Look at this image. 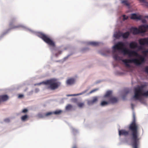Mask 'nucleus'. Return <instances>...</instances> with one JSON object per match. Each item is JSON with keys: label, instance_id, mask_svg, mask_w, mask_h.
I'll return each mask as SVG.
<instances>
[{"label": "nucleus", "instance_id": "49530a36", "mask_svg": "<svg viewBox=\"0 0 148 148\" xmlns=\"http://www.w3.org/2000/svg\"><path fill=\"white\" fill-rule=\"evenodd\" d=\"M108 53H109L110 52V51H108Z\"/></svg>", "mask_w": 148, "mask_h": 148}, {"label": "nucleus", "instance_id": "e433bc0d", "mask_svg": "<svg viewBox=\"0 0 148 148\" xmlns=\"http://www.w3.org/2000/svg\"><path fill=\"white\" fill-rule=\"evenodd\" d=\"M23 95H22V94H20V95H18V97L19 98H21L23 97Z\"/></svg>", "mask_w": 148, "mask_h": 148}, {"label": "nucleus", "instance_id": "a878e982", "mask_svg": "<svg viewBox=\"0 0 148 148\" xmlns=\"http://www.w3.org/2000/svg\"><path fill=\"white\" fill-rule=\"evenodd\" d=\"M61 110H57L55 111L54 112H53V114H59L61 113Z\"/></svg>", "mask_w": 148, "mask_h": 148}, {"label": "nucleus", "instance_id": "6ab92c4d", "mask_svg": "<svg viewBox=\"0 0 148 148\" xmlns=\"http://www.w3.org/2000/svg\"><path fill=\"white\" fill-rule=\"evenodd\" d=\"M114 37L116 38H119L121 36V33L118 32L115 33L114 34Z\"/></svg>", "mask_w": 148, "mask_h": 148}, {"label": "nucleus", "instance_id": "393cba45", "mask_svg": "<svg viewBox=\"0 0 148 148\" xmlns=\"http://www.w3.org/2000/svg\"><path fill=\"white\" fill-rule=\"evenodd\" d=\"M122 3L127 6H129V4L126 1H123L122 2Z\"/></svg>", "mask_w": 148, "mask_h": 148}, {"label": "nucleus", "instance_id": "ddd939ff", "mask_svg": "<svg viewBox=\"0 0 148 148\" xmlns=\"http://www.w3.org/2000/svg\"><path fill=\"white\" fill-rule=\"evenodd\" d=\"M98 101V97H93L92 100H89L88 101V105H92L96 103Z\"/></svg>", "mask_w": 148, "mask_h": 148}, {"label": "nucleus", "instance_id": "c03bdc74", "mask_svg": "<svg viewBox=\"0 0 148 148\" xmlns=\"http://www.w3.org/2000/svg\"><path fill=\"white\" fill-rule=\"evenodd\" d=\"M74 100H75V101H76V100H77L76 99H74Z\"/></svg>", "mask_w": 148, "mask_h": 148}, {"label": "nucleus", "instance_id": "f257e3e1", "mask_svg": "<svg viewBox=\"0 0 148 148\" xmlns=\"http://www.w3.org/2000/svg\"><path fill=\"white\" fill-rule=\"evenodd\" d=\"M124 43L122 42H119L113 47L114 51L118 50L121 51L124 55H128L129 57L133 56H138V58H133L131 59H125L122 60L125 65H129V63H134L136 65H141L145 62V59L143 56L139 55L137 52L134 51H131L126 48Z\"/></svg>", "mask_w": 148, "mask_h": 148}, {"label": "nucleus", "instance_id": "f03ea898", "mask_svg": "<svg viewBox=\"0 0 148 148\" xmlns=\"http://www.w3.org/2000/svg\"><path fill=\"white\" fill-rule=\"evenodd\" d=\"M139 125L136 123L135 115H133V119L128 129L131 132V144L133 148H138L140 138L138 137Z\"/></svg>", "mask_w": 148, "mask_h": 148}, {"label": "nucleus", "instance_id": "09e8293b", "mask_svg": "<svg viewBox=\"0 0 148 148\" xmlns=\"http://www.w3.org/2000/svg\"><path fill=\"white\" fill-rule=\"evenodd\" d=\"M137 66H139V65H136Z\"/></svg>", "mask_w": 148, "mask_h": 148}, {"label": "nucleus", "instance_id": "a18cd8bd", "mask_svg": "<svg viewBox=\"0 0 148 148\" xmlns=\"http://www.w3.org/2000/svg\"><path fill=\"white\" fill-rule=\"evenodd\" d=\"M117 66V65H114V67H115L116 66Z\"/></svg>", "mask_w": 148, "mask_h": 148}, {"label": "nucleus", "instance_id": "dca6fc26", "mask_svg": "<svg viewBox=\"0 0 148 148\" xmlns=\"http://www.w3.org/2000/svg\"><path fill=\"white\" fill-rule=\"evenodd\" d=\"M141 18L140 16H137L135 14H132L131 15V18L132 19L140 20Z\"/></svg>", "mask_w": 148, "mask_h": 148}, {"label": "nucleus", "instance_id": "ea45409f", "mask_svg": "<svg viewBox=\"0 0 148 148\" xmlns=\"http://www.w3.org/2000/svg\"><path fill=\"white\" fill-rule=\"evenodd\" d=\"M72 148H77V147L76 145H74L72 147Z\"/></svg>", "mask_w": 148, "mask_h": 148}, {"label": "nucleus", "instance_id": "423d86ee", "mask_svg": "<svg viewBox=\"0 0 148 148\" xmlns=\"http://www.w3.org/2000/svg\"><path fill=\"white\" fill-rule=\"evenodd\" d=\"M147 29H148V25H142L140 26L138 29L132 27L130 29V31L133 34L136 35L140 33H144L146 32Z\"/></svg>", "mask_w": 148, "mask_h": 148}, {"label": "nucleus", "instance_id": "7c9ffc66", "mask_svg": "<svg viewBox=\"0 0 148 148\" xmlns=\"http://www.w3.org/2000/svg\"><path fill=\"white\" fill-rule=\"evenodd\" d=\"M98 90V89L97 88H96V89H94L92 90L91 91H90V92H89V93L90 94H91V93H92L93 92H94L97 90Z\"/></svg>", "mask_w": 148, "mask_h": 148}, {"label": "nucleus", "instance_id": "79ce46f5", "mask_svg": "<svg viewBox=\"0 0 148 148\" xmlns=\"http://www.w3.org/2000/svg\"><path fill=\"white\" fill-rule=\"evenodd\" d=\"M140 1H142V2H144L145 1L144 0H139Z\"/></svg>", "mask_w": 148, "mask_h": 148}, {"label": "nucleus", "instance_id": "cd10ccee", "mask_svg": "<svg viewBox=\"0 0 148 148\" xmlns=\"http://www.w3.org/2000/svg\"><path fill=\"white\" fill-rule=\"evenodd\" d=\"M84 105V103H80L77 104L78 106L80 108L82 107Z\"/></svg>", "mask_w": 148, "mask_h": 148}, {"label": "nucleus", "instance_id": "c756f323", "mask_svg": "<svg viewBox=\"0 0 148 148\" xmlns=\"http://www.w3.org/2000/svg\"><path fill=\"white\" fill-rule=\"evenodd\" d=\"M145 1L144 2H142L140 1L141 3H143L145 4V5L147 6L148 7V2H147L145 0H144Z\"/></svg>", "mask_w": 148, "mask_h": 148}, {"label": "nucleus", "instance_id": "9d476101", "mask_svg": "<svg viewBox=\"0 0 148 148\" xmlns=\"http://www.w3.org/2000/svg\"><path fill=\"white\" fill-rule=\"evenodd\" d=\"M119 134L120 136L123 135L126 136L129 135V132L125 130H119Z\"/></svg>", "mask_w": 148, "mask_h": 148}, {"label": "nucleus", "instance_id": "4c0bfd02", "mask_svg": "<svg viewBox=\"0 0 148 148\" xmlns=\"http://www.w3.org/2000/svg\"><path fill=\"white\" fill-rule=\"evenodd\" d=\"M41 118H42L43 117V116H42V115L41 114H39L38 115Z\"/></svg>", "mask_w": 148, "mask_h": 148}, {"label": "nucleus", "instance_id": "39448f33", "mask_svg": "<svg viewBox=\"0 0 148 148\" xmlns=\"http://www.w3.org/2000/svg\"><path fill=\"white\" fill-rule=\"evenodd\" d=\"M37 36L49 46L53 47H55L54 42L47 35L42 33H39L38 34Z\"/></svg>", "mask_w": 148, "mask_h": 148}, {"label": "nucleus", "instance_id": "b1692460", "mask_svg": "<svg viewBox=\"0 0 148 148\" xmlns=\"http://www.w3.org/2000/svg\"><path fill=\"white\" fill-rule=\"evenodd\" d=\"M72 108V106L70 104H68L66 107V110H70Z\"/></svg>", "mask_w": 148, "mask_h": 148}, {"label": "nucleus", "instance_id": "bb28decb", "mask_svg": "<svg viewBox=\"0 0 148 148\" xmlns=\"http://www.w3.org/2000/svg\"><path fill=\"white\" fill-rule=\"evenodd\" d=\"M53 114V112H49L46 113L45 114V116H48Z\"/></svg>", "mask_w": 148, "mask_h": 148}, {"label": "nucleus", "instance_id": "2eb2a0df", "mask_svg": "<svg viewBox=\"0 0 148 148\" xmlns=\"http://www.w3.org/2000/svg\"><path fill=\"white\" fill-rule=\"evenodd\" d=\"M8 99V96L6 95L0 96V103L2 101H7Z\"/></svg>", "mask_w": 148, "mask_h": 148}, {"label": "nucleus", "instance_id": "de8ad7c7", "mask_svg": "<svg viewBox=\"0 0 148 148\" xmlns=\"http://www.w3.org/2000/svg\"><path fill=\"white\" fill-rule=\"evenodd\" d=\"M84 50V49H82V51H83Z\"/></svg>", "mask_w": 148, "mask_h": 148}, {"label": "nucleus", "instance_id": "2f4dec72", "mask_svg": "<svg viewBox=\"0 0 148 148\" xmlns=\"http://www.w3.org/2000/svg\"><path fill=\"white\" fill-rule=\"evenodd\" d=\"M143 53L146 56L147 53H148V50L144 51H143Z\"/></svg>", "mask_w": 148, "mask_h": 148}, {"label": "nucleus", "instance_id": "1a4fd4ad", "mask_svg": "<svg viewBox=\"0 0 148 148\" xmlns=\"http://www.w3.org/2000/svg\"><path fill=\"white\" fill-rule=\"evenodd\" d=\"M16 19L14 18H11L10 20V27L11 29H13L15 28H18L20 27V25H18L16 26L13 25V23H14L15 22Z\"/></svg>", "mask_w": 148, "mask_h": 148}, {"label": "nucleus", "instance_id": "a19ab883", "mask_svg": "<svg viewBox=\"0 0 148 148\" xmlns=\"http://www.w3.org/2000/svg\"><path fill=\"white\" fill-rule=\"evenodd\" d=\"M131 105L132 107V108H133V107L134 106V104L132 103L131 104Z\"/></svg>", "mask_w": 148, "mask_h": 148}, {"label": "nucleus", "instance_id": "473e14b6", "mask_svg": "<svg viewBox=\"0 0 148 148\" xmlns=\"http://www.w3.org/2000/svg\"><path fill=\"white\" fill-rule=\"evenodd\" d=\"M145 72L148 74V66L145 67Z\"/></svg>", "mask_w": 148, "mask_h": 148}, {"label": "nucleus", "instance_id": "0eeeda50", "mask_svg": "<svg viewBox=\"0 0 148 148\" xmlns=\"http://www.w3.org/2000/svg\"><path fill=\"white\" fill-rule=\"evenodd\" d=\"M123 68V70L124 71L131 72H133L134 68L133 65H121Z\"/></svg>", "mask_w": 148, "mask_h": 148}, {"label": "nucleus", "instance_id": "c9c22d12", "mask_svg": "<svg viewBox=\"0 0 148 148\" xmlns=\"http://www.w3.org/2000/svg\"><path fill=\"white\" fill-rule=\"evenodd\" d=\"M4 121L6 122H9L10 121V120L9 118H6L4 119Z\"/></svg>", "mask_w": 148, "mask_h": 148}, {"label": "nucleus", "instance_id": "58836bf2", "mask_svg": "<svg viewBox=\"0 0 148 148\" xmlns=\"http://www.w3.org/2000/svg\"><path fill=\"white\" fill-rule=\"evenodd\" d=\"M123 73H119V74H118L119 75H121L123 74Z\"/></svg>", "mask_w": 148, "mask_h": 148}, {"label": "nucleus", "instance_id": "f704fd0d", "mask_svg": "<svg viewBox=\"0 0 148 148\" xmlns=\"http://www.w3.org/2000/svg\"><path fill=\"white\" fill-rule=\"evenodd\" d=\"M123 20H124L127 19L128 18V17L126 16L125 15H123Z\"/></svg>", "mask_w": 148, "mask_h": 148}, {"label": "nucleus", "instance_id": "20e7f679", "mask_svg": "<svg viewBox=\"0 0 148 148\" xmlns=\"http://www.w3.org/2000/svg\"><path fill=\"white\" fill-rule=\"evenodd\" d=\"M43 84L47 86V88L52 90L58 88L60 85V83L57 82L55 79H51L38 84V85Z\"/></svg>", "mask_w": 148, "mask_h": 148}, {"label": "nucleus", "instance_id": "5701e85b", "mask_svg": "<svg viewBox=\"0 0 148 148\" xmlns=\"http://www.w3.org/2000/svg\"><path fill=\"white\" fill-rule=\"evenodd\" d=\"M109 103L108 101H103L101 102V106H104L106 105Z\"/></svg>", "mask_w": 148, "mask_h": 148}, {"label": "nucleus", "instance_id": "a211bd4d", "mask_svg": "<svg viewBox=\"0 0 148 148\" xmlns=\"http://www.w3.org/2000/svg\"><path fill=\"white\" fill-rule=\"evenodd\" d=\"M130 35V33L128 32H127L124 33H121V36H122L124 38H127Z\"/></svg>", "mask_w": 148, "mask_h": 148}, {"label": "nucleus", "instance_id": "7ed1b4c3", "mask_svg": "<svg viewBox=\"0 0 148 148\" xmlns=\"http://www.w3.org/2000/svg\"><path fill=\"white\" fill-rule=\"evenodd\" d=\"M145 86L144 85H142L140 86H138L134 89V95L133 97L136 99L139 100L141 103L143 101V99L141 97V96L148 97V91L144 93H142L143 89Z\"/></svg>", "mask_w": 148, "mask_h": 148}, {"label": "nucleus", "instance_id": "f8f14e48", "mask_svg": "<svg viewBox=\"0 0 148 148\" xmlns=\"http://www.w3.org/2000/svg\"><path fill=\"white\" fill-rule=\"evenodd\" d=\"M130 47L132 49H134L138 47V44L135 42H131L129 44Z\"/></svg>", "mask_w": 148, "mask_h": 148}, {"label": "nucleus", "instance_id": "4be33fe9", "mask_svg": "<svg viewBox=\"0 0 148 148\" xmlns=\"http://www.w3.org/2000/svg\"><path fill=\"white\" fill-rule=\"evenodd\" d=\"M28 118V116L27 115H25L21 117V119L23 121H25L27 120Z\"/></svg>", "mask_w": 148, "mask_h": 148}, {"label": "nucleus", "instance_id": "c85d7f7f", "mask_svg": "<svg viewBox=\"0 0 148 148\" xmlns=\"http://www.w3.org/2000/svg\"><path fill=\"white\" fill-rule=\"evenodd\" d=\"M82 93H81L79 94H71V95H67V96H75L80 95H81Z\"/></svg>", "mask_w": 148, "mask_h": 148}, {"label": "nucleus", "instance_id": "37998d69", "mask_svg": "<svg viewBox=\"0 0 148 148\" xmlns=\"http://www.w3.org/2000/svg\"><path fill=\"white\" fill-rule=\"evenodd\" d=\"M139 49H142V47H139Z\"/></svg>", "mask_w": 148, "mask_h": 148}, {"label": "nucleus", "instance_id": "6e6552de", "mask_svg": "<svg viewBox=\"0 0 148 148\" xmlns=\"http://www.w3.org/2000/svg\"><path fill=\"white\" fill-rule=\"evenodd\" d=\"M138 42L141 45H148V37L140 38Z\"/></svg>", "mask_w": 148, "mask_h": 148}, {"label": "nucleus", "instance_id": "412c9836", "mask_svg": "<svg viewBox=\"0 0 148 148\" xmlns=\"http://www.w3.org/2000/svg\"><path fill=\"white\" fill-rule=\"evenodd\" d=\"M113 58L114 59L116 60H120L121 58L117 54H115L113 55Z\"/></svg>", "mask_w": 148, "mask_h": 148}, {"label": "nucleus", "instance_id": "72a5a7b5", "mask_svg": "<svg viewBox=\"0 0 148 148\" xmlns=\"http://www.w3.org/2000/svg\"><path fill=\"white\" fill-rule=\"evenodd\" d=\"M28 111V110L26 109H23L22 111V112L24 113H26Z\"/></svg>", "mask_w": 148, "mask_h": 148}, {"label": "nucleus", "instance_id": "4468645a", "mask_svg": "<svg viewBox=\"0 0 148 148\" xmlns=\"http://www.w3.org/2000/svg\"><path fill=\"white\" fill-rule=\"evenodd\" d=\"M75 79L73 78H71L68 79L66 81V83L68 85H71L75 83Z\"/></svg>", "mask_w": 148, "mask_h": 148}, {"label": "nucleus", "instance_id": "9b49d317", "mask_svg": "<svg viewBox=\"0 0 148 148\" xmlns=\"http://www.w3.org/2000/svg\"><path fill=\"white\" fill-rule=\"evenodd\" d=\"M108 101L109 103H114L117 102L118 99L116 97L112 96L109 98Z\"/></svg>", "mask_w": 148, "mask_h": 148}, {"label": "nucleus", "instance_id": "8fccbe9b", "mask_svg": "<svg viewBox=\"0 0 148 148\" xmlns=\"http://www.w3.org/2000/svg\"><path fill=\"white\" fill-rule=\"evenodd\" d=\"M147 18H148V16H147Z\"/></svg>", "mask_w": 148, "mask_h": 148}, {"label": "nucleus", "instance_id": "aec40b11", "mask_svg": "<svg viewBox=\"0 0 148 148\" xmlns=\"http://www.w3.org/2000/svg\"><path fill=\"white\" fill-rule=\"evenodd\" d=\"M89 45H91L93 46H97L99 45V43L95 42H91L88 43Z\"/></svg>", "mask_w": 148, "mask_h": 148}, {"label": "nucleus", "instance_id": "f3484780", "mask_svg": "<svg viewBox=\"0 0 148 148\" xmlns=\"http://www.w3.org/2000/svg\"><path fill=\"white\" fill-rule=\"evenodd\" d=\"M112 92L111 90H108L107 91L106 94L104 95L105 97H109V98L110 97H112Z\"/></svg>", "mask_w": 148, "mask_h": 148}]
</instances>
